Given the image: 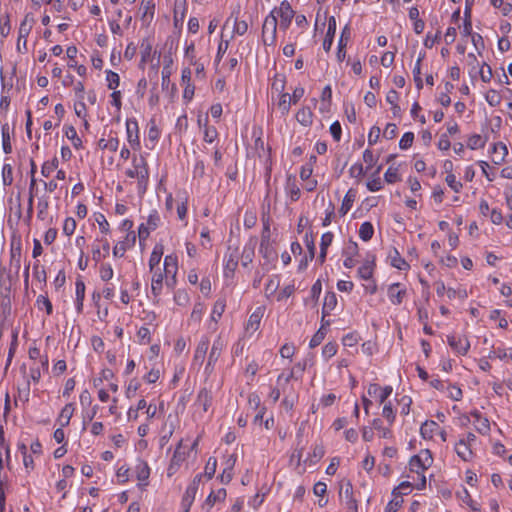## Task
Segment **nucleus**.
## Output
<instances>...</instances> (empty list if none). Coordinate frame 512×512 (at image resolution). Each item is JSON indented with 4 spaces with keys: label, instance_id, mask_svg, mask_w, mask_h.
<instances>
[{
    "label": "nucleus",
    "instance_id": "1",
    "mask_svg": "<svg viewBox=\"0 0 512 512\" xmlns=\"http://www.w3.org/2000/svg\"><path fill=\"white\" fill-rule=\"evenodd\" d=\"M125 174L129 178L137 179L138 194L144 195L149 184V167L146 158L143 155H134L132 168L127 169Z\"/></svg>",
    "mask_w": 512,
    "mask_h": 512
},
{
    "label": "nucleus",
    "instance_id": "29",
    "mask_svg": "<svg viewBox=\"0 0 512 512\" xmlns=\"http://www.w3.org/2000/svg\"><path fill=\"white\" fill-rule=\"evenodd\" d=\"M152 53H153V46H152L151 41L148 38L143 39L140 44V54H141L140 64L144 65L145 63L151 61Z\"/></svg>",
    "mask_w": 512,
    "mask_h": 512
},
{
    "label": "nucleus",
    "instance_id": "6",
    "mask_svg": "<svg viewBox=\"0 0 512 512\" xmlns=\"http://www.w3.org/2000/svg\"><path fill=\"white\" fill-rule=\"evenodd\" d=\"M161 222V218L159 213L156 210H153L148 218L146 223H141L138 229V236L140 240H146L151 231L157 229Z\"/></svg>",
    "mask_w": 512,
    "mask_h": 512
},
{
    "label": "nucleus",
    "instance_id": "55",
    "mask_svg": "<svg viewBox=\"0 0 512 512\" xmlns=\"http://www.w3.org/2000/svg\"><path fill=\"white\" fill-rule=\"evenodd\" d=\"M445 181L447 185L456 193L460 192L463 187L462 183L456 179V176L453 173H448Z\"/></svg>",
    "mask_w": 512,
    "mask_h": 512
},
{
    "label": "nucleus",
    "instance_id": "10",
    "mask_svg": "<svg viewBox=\"0 0 512 512\" xmlns=\"http://www.w3.org/2000/svg\"><path fill=\"white\" fill-rule=\"evenodd\" d=\"M225 346H226L225 341L221 338V336H218L214 340L213 345L210 350V353H209V356H208L206 370H211V371L213 370L214 365L218 361Z\"/></svg>",
    "mask_w": 512,
    "mask_h": 512
},
{
    "label": "nucleus",
    "instance_id": "28",
    "mask_svg": "<svg viewBox=\"0 0 512 512\" xmlns=\"http://www.w3.org/2000/svg\"><path fill=\"white\" fill-rule=\"evenodd\" d=\"M286 194L290 197L291 201H297L300 197V188L296 183V179L293 176H288L285 186Z\"/></svg>",
    "mask_w": 512,
    "mask_h": 512
},
{
    "label": "nucleus",
    "instance_id": "30",
    "mask_svg": "<svg viewBox=\"0 0 512 512\" xmlns=\"http://www.w3.org/2000/svg\"><path fill=\"white\" fill-rule=\"evenodd\" d=\"M296 120L305 127H308L313 122V112L310 107H302L296 113Z\"/></svg>",
    "mask_w": 512,
    "mask_h": 512
},
{
    "label": "nucleus",
    "instance_id": "49",
    "mask_svg": "<svg viewBox=\"0 0 512 512\" xmlns=\"http://www.w3.org/2000/svg\"><path fill=\"white\" fill-rule=\"evenodd\" d=\"M59 165V161L58 159L55 157L53 158L51 161H46L43 163L42 167H41V174L44 176V177H49L50 174L55 170L57 169Z\"/></svg>",
    "mask_w": 512,
    "mask_h": 512
},
{
    "label": "nucleus",
    "instance_id": "46",
    "mask_svg": "<svg viewBox=\"0 0 512 512\" xmlns=\"http://www.w3.org/2000/svg\"><path fill=\"white\" fill-rule=\"evenodd\" d=\"M207 122H208V119L205 118V122H204V137H203V139L207 143H212L217 138L218 132H217L215 127L208 126Z\"/></svg>",
    "mask_w": 512,
    "mask_h": 512
},
{
    "label": "nucleus",
    "instance_id": "42",
    "mask_svg": "<svg viewBox=\"0 0 512 512\" xmlns=\"http://www.w3.org/2000/svg\"><path fill=\"white\" fill-rule=\"evenodd\" d=\"M467 64L470 67L469 75L471 78H475L477 76L478 70L481 68V65L473 53H469L467 55Z\"/></svg>",
    "mask_w": 512,
    "mask_h": 512
},
{
    "label": "nucleus",
    "instance_id": "8",
    "mask_svg": "<svg viewBox=\"0 0 512 512\" xmlns=\"http://www.w3.org/2000/svg\"><path fill=\"white\" fill-rule=\"evenodd\" d=\"M447 343L459 355H466L470 349V342L465 336L448 335Z\"/></svg>",
    "mask_w": 512,
    "mask_h": 512
},
{
    "label": "nucleus",
    "instance_id": "18",
    "mask_svg": "<svg viewBox=\"0 0 512 512\" xmlns=\"http://www.w3.org/2000/svg\"><path fill=\"white\" fill-rule=\"evenodd\" d=\"M237 266H238L237 251H231L228 254H226L225 258H224V276L225 277L233 276Z\"/></svg>",
    "mask_w": 512,
    "mask_h": 512
},
{
    "label": "nucleus",
    "instance_id": "12",
    "mask_svg": "<svg viewBox=\"0 0 512 512\" xmlns=\"http://www.w3.org/2000/svg\"><path fill=\"white\" fill-rule=\"evenodd\" d=\"M387 294L393 305H401L407 294V290L402 284L393 283L388 286Z\"/></svg>",
    "mask_w": 512,
    "mask_h": 512
},
{
    "label": "nucleus",
    "instance_id": "9",
    "mask_svg": "<svg viewBox=\"0 0 512 512\" xmlns=\"http://www.w3.org/2000/svg\"><path fill=\"white\" fill-rule=\"evenodd\" d=\"M340 496L344 498L348 512H358V504L354 497L353 486L349 481L342 485Z\"/></svg>",
    "mask_w": 512,
    "mask_h": 512
},
{
    "label": "nucleus",
    "instance_id": "13",
    "mask_svg": "<svg viewBox=\"0 0 512 512\" xmlns=\"http://www.w3.org/2000/svg\"><path fill=\"white\" fill-rule=\"evenodd\" d=\"M264 312L265 307L260 306L257 307L255 311L249 316L248 322L245 327L246 333L252 335L259 329L261 320L264 316Z\"/></svg>",
    "mask_w": 512,
    "mask_h": 512
},
{
    "label": "nucleus",
    "instance_id": "62",
    "mask_svg": "<svg viewBox=\"0 0 512 512\" xmlns=\"http://www.w3.org/2000/svg\"><path fill=\"white\" fill-rule=\"evenodd\" d=\"M384 179L389 184L398 182L400 180L398 169L395 167H389L384 174Z\"/></svg>",
    "mask_w": 512,
    "mask_h": 512
},
{
    "label": "nucleus",
    "instance_id": "56",
    "mask_svg": "<svg viewBox=\"0 0 512 512\" xmlns=\"http://www.w3.org/2000/svg\"><path fill=\"white\" fill-rule=\"evenodd\" d=\"M99 274H100L101 280L109 281L113 278L114 271L110 264L103 263L100 266Z\"/></svg>",
    "mask_w": 512,
    "mask_h": 512
},
{
    "label": "nucleus",
    "instance_id": "35",
    "mask_svg": "<svg viewBox=\"0 0 512 512\" xmlns=\"http://www.w3.org/2000/svg\"><path fill=\"white\" fill-rule=\"evenodd\" d=\"M492 153L495 155L493 162L495 164H501L504 161L505 155L508 153L507 147L501 142L496 143L492 147Z\"/></svg>",
    "mask_w": 512,
    "mask_h": 512
},
{
    "label": "nucleus",
    "instance_id": "20",
    "mask_svg": "<svg viewBox=\"0 0 512 512\" xmlns=\"http://www.w3.org/2000/svg\"><path fill=\"white\" fill-rule=\"evenodd\" d=\"M75 288H76L75 306H76L77 312L80 314L83 311V302L85 299V283H84L82 277L79 276L76 279Z\"/></svg>",
    "mask_w": 512,
    "mask_h": 512
},
{
    "label": "nucleus",
    "instance_id": "48",
    "mask_svg": "<svg viewBox=\"0 0 512 512\" xmlns=\"http://www.w3.org/2000/svg\"><path fill=\"white\" fill-rule=\"evenodd\" d=\"M485 99L490 106L497 107L500 105L502 97L496 90L490 89L485 94Z\"/></svg>",
    "mask_w": 512,
    "mask_h": 512
},
{
    "label": "nucleus",
    "instance_id": "38",
    "mask_svg": "<svg viewBox=\"0 0 512 512\" xmlns=\"http://www.w3.org/2000/svg\"><path fill=\"white\" fill-rule=\"evenodd\" d=\"M424 58V55H420L415 63L414 69H413V78L416 85V88L418 90H421L423 88V81L421 78V61Z\"/></svg>",
    "mask_w": 512,
    "mask_h": 512
},
{
    "label": "nucleus",
    "instance_id": "60",
    "mask_svg": "<svg viewBox=\"0 0 512 512\" xmlns=\"http://www.w3.org/2000/svg\"><path fill=\"white\" fill-rule=\"evenodd\" d=\"M477 75L480 76L481 80L485 83L490 82L493 74L492 69L487 63H483L481 68L478 70Z\"/></svg>",
    "mask_w": 512,
    "mask_h": 512
},
{
    "label": "nucleus",
    "instance_id": "59",
    "mask_svg": "<svg viewBox=\"0 0 512 512\" xmlns=\"http://www.w3.org/2000/svg\"><path fill=\"white\" fill-rule=\"evenodd\" d=\"M160 138V130L158 129L155 120H150L148 129V140L155 143Z\"/></svg>",
    "mask_w": 512,
    "mask_h": 512
},
{
    "label": "nucleus",
    "instance_id": "41",
    "mask_svg": "<svg viewBox=\"0 0 512 512\" xmlns=\"http://www.w3.org/2000/svg\"><path fill=\"white\" fill-rule=\"evenodd\" d=\"M225 307L226 301L224 299H218L213 306L211 319L215 322H218L225 311Z\"/></svg>",
    "mask_w": 512,
    "mask_h": 512
},
{
    "label": "nucleus",
    "instance_id": "57",
    "mask_svg": "<svg viewBox=\"0 0 512 512\" xmlns=\"http://www.w3.org/2000/svg\"><path fill=\"white\" fill-rule=\"evenodd\" d=\"M254 258V248L252 246H245L242 251L241 259L244 267L252 263Z\"/></svg>",
    "mask_w": 512,
    "mask_h": 512
},
{
    "label": "nucleus",
    "instance_id": "58",
    "mask_svg": "<svg viewBox=\"0 0 512 512\" xmlns=\"http://www.w3.org/2000/svg\"><path fill=\"white\" fill-rule=\"evenodd\" d=\"M325 335H326V331H325V329L323 328V325H322L318 329V331L312 336V338L310 340V343H309V347L310 348H315L318 345H320L321 342L324 340Z\"/></svg>",
    "mask_w": 512,
    "mask_h": 512
},
{
    "label": "nucleus",
    "instance_id": "22",
    "mask_svg": "<svg viewBox=\"0 0 512 512\" xmlns=\"http://www.w3.org/2000/svg\"><path fill=\"white\" fill-rule=\"evenodd\" d=\"M152 273V278H151V292L154 296L155 299H157L161 292H162V289H163V278H164V275L162 273V271H154V272H151Z\"/></svg>",
    "mask_w": 512,
    "mask_h": 512
},
{
    "label": "nucleus",
    "instance_id": "53",
    "mask_svg": "<svg viewBox=\"0 0 512 512\" xmlns=\"http://www.w3.org/2000/svg\"><path fill=\"white\" fill-rule=\"evenodd\" d=\"M107 86L110 90H115L120 83V77L116 72L111 70L106 71Z\"/></svg>",
    "mask_w": 512,
    "mask_h": 512
},
{
    "label": "nucleus",
    "instance_id": "25",
    "mask_svg": "<svg viewBox=\"0 0 512 512\" xmlns=\"http://www.w3.org/2000/svg\"><path fill=\"white\" fill-rule=\"evenodd\" d=\"M209 344H210V341H209L208 337L204 336L201 338V340L199 341V343L196 347V350H195V354H194L195 362L203 363L205 356L207 354V351L209 349Z\"/></svg>",
    "mask_w": 512,
    "mask_h": 512
},
{
    "label": "nucleus",
    "instance_id": "37",
    "mask_svg": "<svg viewBox=\"0 0 512 512\" xmlns=\"http://www.w3.org/2000/svg\"><path fill=\"white\" fill-rule=\"evenodd\" d=\"M374 234L373 225L370 222H363L359 228V237L363 241L367 242L371 240Z\"/></svg>",
    "mask_w": 512,
    "mask_h": 512
},
{
    "label": "nucleus",
    "instance_id": "51",
    "mask_svg": "<svg viewBox=\"0 0 512 512\" xmlns=\"http://www.w3.org/2000/svg\"><path fill=\"white\" fill-rule=\"evenodd\" d=\"M155 4L153 0H142L140 10L143 11L142 18H146L148 15L153 18Z\"/></svg>",
    "mask_w": 512,
    "mask_h": 512
},
{
    "label": "nucleus",
    "instance_id": "4",
    "mask_svg": "<svg viewBox=\"0 0 512 512\" xmlns=\"http://www.w3.org/2000/svg\"><path fill=\"white\" fill-rule=\"evenodd\" d=\"M275 9V15L280 18V29L286 31L289 28L293 17L295 16V12L292 9L291 4L287 0H283L279 7Z\"/></svg>",
    "mask_w": 512,
    "mask_h": 512
},
{
    "label": "nucleus",
    "instance_id": "14",
    "mask_svg": "<svg viewBox=\"0 0 512 512\" xmlns=\"http://www.w3.org/2000/svg\"><path fill=\"white\" fill-rule=\"evenodd\" d=\"M375 269V256L368 255L362 265L358 268V276L362 280H371Z\"/></svg>",
    "mask_w": 512,
    "mask_h": 512
},
{
    "label": "nucleus",
    "instance_id": "43",
    "mask_svg": "<svg viewBox=\"0 0 512 512\" xmlns=\"http://www.w3.org/2000/svg\"><path fill=\"white\" fill-rule=\"evenodd\" d=\"M235 464V459H229L227 461V466L226 468H224L223 472L221 473V475L219 476L220 478V481L223 483V484H228L232 478H233V466Z\"/></svg>",
    "mask_w": 512,
    "mask_h": 512
},
{
    "label": "nucleus",
    "instance_id": "63",
    "mask_svg": "<svg viewBox=\"0 0 512 512\" xmlns=\"http://www.w3.org/2000/svg\"><path fill=\"white\" fill-rule=\"evenodd\" d=\"M11 31L10 17L8 14L0 18V34L7 37Z\"/></svg>",
    "mask_w": 512,
    "mask_h": 512
},
{
    "label": "nucleus",
    "instance_id": "5",
    "mask_svg": "<svg viewBox=\"0 0 512 512\" xmlns=\"http://www.w3.org/2000/svg\"><path fill=\"white\" fill-rule=\"evenodd\" d=\"M34 19L30 17V15H26L22 22L20 23L18 30V39H17V50L21 51L22 47L26 51L27 50V37L29 36L31 29L33 27Z\"/></svg>",
    "mask_w": 512,
    "mask_h": 512
},
{
    "label": "nucleus",
    "instance_id": "32",
    "mask_svg": "<svg viewBox=\"0 0 512 512\" xmlns=\"http://www.w3.org/2000/svg\"><path fill=\"white\" fill-rule=\"evenodd\" d=\"M73 413H74V406L73 404L69 403V404H66L61 412H60V415L57 419L58 423L60 424L61 427H65V426H68L69 423H70V420L73 416Z\"/></svg>",
    "mask_w": 512,
    "mask_h": 512
},
{
    "label": "nucleus",
    "instance_id": "11",
    "mask_svg": "<svg viewBox=\"0 0 512 512\" xmlns=\"http://www.w3.org/2000/svg\"><path fill=\"white\" fill-rule=\"evenodd\" d=\"M183 444V440L181 439L174 451V454L171 458L170 464L167 468V476L172 477L180 468L181 464L186 459V454L181 452V447Z\"/></svg>",
    "mask_w": 512,
    "mask_h": 512
},
{
    "label": "nucleus",
    "instance_id": "40",
    "mask_svg": "<svg viewBox=\"0 0 512 512\" xmlns=\"http://www.w3.org/2000/svg\"><path fill=\"white\" fill-rule=\"evenodd\" d=\"M487 142V139L479 134H473L468 138L467 146L472 149L483 148Z\"/></svg>",
    "mask_w": 512,
    "mask_h": 512
},
{
    "label": "nucleus",
    "instance_id": "3",
    "mask_svg": "<svg viewBox=\"0 0 512 512\" xmlns=\"http://www.w3.org/2000/svg\"><path fill=\"white\" fill-rule=\"evenodd\" d=\"M212 401V392L207 388L200 389L193 404L195 408V414H198L200 417H202L206 412H208L212 405Z\"/></svg>",
    "mask_w": 512,
    "mask_h": 512
},
{
    "label": "nucleus",
    "instance_id": "31",
    "mask_svg": "<svg viewBox=\"0 0 512 512\" xmlns=\"http://www.w3.org/2000/svg\"><path fill=\"white\" fill-rule=\"evenodd\" d=\"M178 265H177V257L174 255H167L164 259V272L165 276H172V279H175V275L177 273Z\"/></svg>",
    "mask_w": 512,
    "mask_h": 512
},
{
    "label": "nucleus",
    "instance_id": "27",
    "mask_svg": "<svg viewBox=\"0 0 512 512\" xmlns=\"http://www.w3.org/2000/svg\"><path fill=\"white\" fill-rule=\"evenodd\" d=\"M259 252L268 261H271V260H274L277 258V252L274 249L271 240H267V241L261 240L260 246H259Z\"/></svg>",
    "mask_w": 512,
    "mask_h": 512
},
{
    "label": "nucleus",
    "instance_id": "39",
    "mask_svg": "<svg viewBox=\"0 0 512 512\" xmlns=\"http://www.w3.org/2000/svg\"><path fill=\"white\" fill-rule=\"evenodd\" d=\"M354 199H355V194L352 193V190H349L346 193V195L344 196L341 207L339 209V213L342 216L346 215L348 213V211L351 209Z\"/></svg>",
    "mask_w": 512,
    "mask_h": 512
},
{
    "label": "nucleus",
    "instance_id": "47",
    "mask_svg": "<svg viewBox=\"0 0 512 512\" xmlns=\"http://www.w3.org/2000/svg\"><path fill=\"white\" fill-rule=\"evenodd\" d=\"M2 146H3V151L6 154H9V153L12 152V146H11V143H10V135H9V126H8V124H4L2 126Z\"/></svg>",
    "mask_w": 512,
    "mask_h": 512
},
{
    "label": "nucleus",
    "instance_id": "33",
    "mask_svg": "<svg viewBox=\"0 0 512 512\" xmlns=\"http://www.w3.org/2000/svg\"><path fill=\"white\" fill-rule=\"evenodd\" d=\"M337 305V297L334 292H328L324 298V304L322 307L323 319L328 315Z\"/></svg>",
    "mask_w": 512,
    "mask_h": 512
},
{
    "label": "nucleus",
    "instance_id": "61",
    "mask_svg": "<svg viewBox=\"0 0 512 512\" xmlns=\"http://www.w3.org/2000/svg\"><path fill=\"white\" fill-rule=\"evenodd\" d=\"M337 344L334 342H328L326 343L322 348V356L325 359L332 358L337 353Z\"/></svg>",
    "mask_w": 512,
    "mask_h": 512
},
{
    "label": "nucleus",
    "instance_id": "17",
    "mask_svg": "<svg viewBox=\"0 0 512 512\" xmlns=\"http://www.w3.org/2000/svg\"><path fill=\"white\" fill-rule=\"evenodd\" d=\"M454 450H455L457 456L465 462L471 461L474 457V452L472 450V447L470 445L466 444L464 442V440L459 439L455 443Z\"/></svg>",
    "mask_w": 512,
    "mask_h": 512
},
{
    "label": "nucleus",
    "instance_id": "54",
    "mask_svg": "<svg viewBox=\"0 0 512 512\" xmlns=\"http://www.w3.org/2000/svg\"><path fill=\"white\" fill-rule=\"evenodd\" d=\"M216 467H217V459L215 457H209V459L207 460V463L205 465V468H204V475L208 479H211L215 475Z\"/></svg>",
    "mask_w": 512,
    "mask_h": 512
},
{
    "label": "nucleus",
    "instance_id": "2",
    "mask_svg": "<svg viewBox=\"0 0 512 512\" xmlns=\"http://www.w3.org/2000/svg\"><path fill=\"white\" fill-rule=\"evenodd\" d=\"M276 9H273L264 19L262 26V40L264 45H275L277 39V16Z\"/></svg>",
    "mask_w": 512,
    "mask_h": 512
},
{
    "label": "nucleus",
    "instance_id": "23",
    "mask_svg": "<svg viewBox=\"0 0 512 512\" xmlns=\"http://www.w3.org/2000/svg\"><path fill=\"white\" fill-rule=\"evenodd\" d=\"M163 255V247L161 245H156L151 252L149 258V269L150 272L160 271V262Z\"/></svg>",
    "mask_w": 512,
    "mask_h": 512
},
{
    "label": "nucleus",
    "instance_id": "19",
    "mask_svg": "<svg viewBox=\"0 0 512 512\" xmlns=\"http://www.w3.org/2000/svg\"><path fill=\"white\" fill-rule=\"evenodd\" d=\"M471 416L474 418L473 424L476 428V430L483 435H486L490 431V423L489 420L482 416V414L475 410L471 412Z\"/></svg>",
    "mask_w": 512,
    "mask_h": 512
},
{
    "label": "nucleus",
    "instance_id": "21",
    "mask_svg": "<svg viewBox=\"0 0 512 512\" xmlns=\"http://www.w3.org/2000/svg\"><path fill=\"white\" fill-rule=\"evenodd\" d=\"M388 259L390 260L391 266H393L394 268L403 271L408 270L410 268V265L404 258L401 257L400 253L396 248H392L389 251Z\"/></svg>",
    "mask_w": 512,
    "mask_h": 512
},
{
    "label": "nucleus",
    "instance_id": "7",
    "mask_svg": "<svg viewBox=\"0 0 512 512\" xmlns=\"http://www.w3.org/2000/svg\"><path fill=\"white\" fill-rule=\"evenodd\" d=\"M127 141L135 150L140 149L139 126L134 118L126 120Z\"/></svg>",
    "mask_w": 512,
    "mask_h": 512
},
{
    "label": "nucleus",
    "instance_id": "45",
    "mask_svg": "<svg viewBox=\"0 0 512 512\" xmlns=\"http://www.w3.org/2000/svg\"><path fill=\"white\" fill-rule=\"evenodd\" d=\"M415 462L423 463L424 466L429 468L433 463V457L430 450H421L418 455H415Z\"/></svg>",
    "mask_w": 512,
    "mask_h": 512
},
{
    "label": "nucleus",
    "instance_id": "24",
    "mask_svg": "<svg viewBox=\"0 0 512 512\" xmlns=\"http://www.w3.org/2000/svg\"><path fill=\"white\" fill-rule=\"evenodd\" d=\"M335 32H336V20L332 16L328 20V29H327L326 36L323 41V49L326 52H329L332 47Z\"/></svg>",
    "mask_w": 512,
    "mask_h": 512
},
{
    "label": "nucleus",
    "instance_id": "26",
    "mask_svg": "<svg viewBox=\"0 0 512 512\" xmlns=\"http://www.w3.org/2000/svg\"><path fill=\"white\" fill-rule=\"evenodd\" d=\"M439 425L433 420L425 421L420 427V434L424 439L433 438L434 434H437Z\"/></svg>",
    "mask_w": 512,
    "mask_h": 512
},
{
    "label": "nucleus",
    "instance_id": "15",
    "mask_svg": "<svg viewBox=\"0 0 512 512\" xmlns=\"http://www.w3.org/2000/svg\"><path fill=\"white\" fill-rule=\"evenodd\" d=\"M227 496L226 489L221 488L217 491H212L206 498L203 509L209 512L217 502H224Z\"/></svg>",
    "mask_w": 512,
    "mask_h": 512
},
{
    "label": "nucleus",
    "instance_id": "16",
    "mask_svg": "<svg viewBox=\"0 0 512 512\" xmlns=\"http://www.w3.org/2000/svg\"><path fill=\"white\" fill-rule=\"evenodd\" d=\"M393 388L391 386L380 387L378 384H370L368 387V394L370 396H378L381 404L385 403L387 398L392 394Z\"/></svg>",
    "mask_w": 512,
    "mask_h": 512
},
{
    "label": "nucleus",
    "instance_id": "64",
    "mask_svg": "<svg viewBox=\"0 0 512 512\" xmlns=\"http://www.w3.org/2000/svg\"><path fill=\"white\" fill-rule=\"evenodd\" d=\"M403 503V499L399 495H395V498L389 501L385 507L384 512H397Z\"/></svg>",
    "mask_w": 512,
    "mask_h": 512
},
{
    "label": "nucleus",
    "instance_id": "44",
    "mask_svg": "<svg viewBox=\"0 0 512 512\" xmlns=\"http://www.w3.org/2000/svg\"><path fill=\"white\" fill-rule=\"evenodd\" d=\"M197 492H194L192 488H187L183 498H182V506L184 508V512H189L190 507L195 499Z\"/></svg>",
    "mask_w": 512,
    "mask_h": 512
},
{
    "label": "nucleus",
    "instance_id": "34",
    "mask_svg": "<svg viewBox=\"0 0 512 512\" xmlns=\"http://www.w3.org/2000/svg\"><path fill=\"white\" fill-rule=\"evenodd\" d=\"M292 101L289 93H280L279 101L277 103V107L281 112L282 116H285L289 113Z\"/></svg>",
    "mask_w": 512,
    "mask_h": 512
},
{
    "label": "nucleus",
    "instance_id": "36",
    "mask_svg": "<svg viewBox=\"0 0 512 512\" xmlns=\"http://www.w3.org/2000/svg\"><path fill=\"white\" fill-rule=\"evenodd\" d=\"M137 479L147 485V480L150 476V468L144 461H140L136 466Z\"/></svg>",
    "mask_w": 512,
    "mask_h": 512
},
{
    "label": "nucleus",
    "instance_id": "50",
    "mask_svg": "<svg viewBox=\"0 0 512 512\" xmlns=\"http://www.w3.org/2000/svg\"><path fill=\"white\" fill-rule=\"evenodd\" d=\"M65 134L67 138L72 141V144L76 149H80L82 147V140L78 137L77 131L73 126H69L66 129Z\"/></svg>",
    "mask_w": 512,
    "mask_h": 512
},
{
    "label": "nucleus",
    "instance_id": "52",
    "mask_svg": "<svg viewBox=\"0 0 512 512\" xmlns=\"http://www.w3.org/2000/svg\"><path fill=\"white\" fill-rule=\"evenodd\" d=\"M285 84H286L285 76L276 74L273 79L271 89H272V91H275L279 94L283 93L284 89H285Z\"/></svg>",
    "mask_w": 512,
    "mask_h": 512
}]
</instances>
